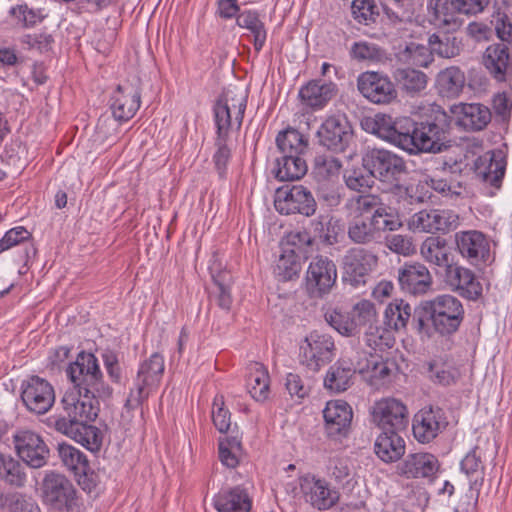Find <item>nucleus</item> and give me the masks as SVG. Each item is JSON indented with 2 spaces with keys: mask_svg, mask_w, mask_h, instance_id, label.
I'll list each match as a JSON object with an SVG mask.
<instances>
[{
  "mask_svg": "<svg viewBox=\"0 0 512 512\" xmlns=\"http://www.w3.org/2000/svg\"><path fill=\"white\" fill-rule=\"evenodd\" d=\"M98 398L75 388L66 391L60 402L62 409L47 419V425L92 452L100 450L102 432L88 424L98 416Z\"/></svg>",
  "mask_w": 512,
  "mask_h": 512,
  "instance_id": "1",
  "label": "nucleus"
},
{
  "mask_svg": "<svg viewBox=\"0 0 512 512\" xmlns=\"http://www.w3.org/2000/svg\"><path fill=\"white\" fill-rule=\"evenodd\" d=\"M453 117L440 105H430L417 119L410 118L404 151L410 155L440 154L453 147Z\"/></svg>",
  "mask_w": 512,
  "mask_h": 512,
  "instance_id": "2",
  "label": "nucleus"
},
{
  "mask_svg": "<svg viewBox=\"0 0 512 512\" xmlns=\"http://www.w3.org/2000/svg\"><path fill=\"white\" fill-rule=\"evenodd\" d=\"M464 317L462 302L453 295L442 294L416 305L413 324L420 336L449 337L459 330Z\"/></svg>",
  "mask_w": 512,
  "mask_h": 512,
  "instance_id": "3",
  "label": "nucleus"
},
{
  "mask_svg": "<svg viewBox=\"0 0 512 512\" xmlns=\"http://www.w3.org/2000/svg\"><path fill=\"white\" fill-rule=\"evenodd\" d=\"M276 145L280 156L276 158L273 173L279 181H295L301 179L308 170L302 155L306 152L308 141L305 136L294 128L279 132Z\"/></svg>",
  "mask_w": 512,
  "mask_h": 512,
  "instance_id": "4",
  "label": "nucleus"
},
{
  "mask_svg": "<svg viewBox=\"0 0 512 512\" xmlns=\"http://www.w3.org/2000/svg\"><path fill=\"white\" fill-rule=\"evenodd\" d=\"M362 166L372 178L388 185L391 189L401 190L403 180L408 175L404 159L385 149L367 150L362 156Z\"/></svg>",
  "mask_w": 512,
  "mask_h": 512,
  "instance_id": "5",
  "label": "nucleus"
},
{
  "mask_svg": "<svg viewBox=\"0 0 512 512\" xmlns=\"http://www.w3.org/2000/svg\"><path fill=\"white\" fill-rule=\"evenodd\" d=\"M66 373L75 389L94 394L101 399L112 395V388L104 383L98 360L93 353L79 352L76 360L67 367Z\"/></svg>",
  "mask_w": 512,
  "mask_h": 512,
  "instance_id": "6",
  "label": "nucleus"
},
{
  "mask_svg": "<svg viewBox=\"0 0 512 512\" xmlns=\"http://www.w3.org/2000/svg\"><path fill=\"white\" fill-rule=\"evenodd\" d=\"M43 504L59 512H83L74 484L65 475L49 472L41 484Z\"/></svg>",
  "mask_w": 512,
  "mask_h": 512,
  "instance_id": "7",
  "label": "nucleus"
},
{
  "mask_svg": "<svg viewBox=\"0 0 512 512\" xmlns=\"http://www.w3.org/2000/svg\"><path fill=\"white\" fill-rule=\"evenodd\" d=\"M337 277L338 270L334 260L326 255H316L306 271V291L313 298H323L332 291Z\"/></svg>",
  "mask_w": 512,
  "mask_h": 512,
  "instance_id": "8",
  "label": "nucleus"
},
{
  "mask_svg": "<svg viewBox=\"0 0 512 512\" xmlns=\"http://www.w3.org/2000/svg\"><path fill=\"white\" fill-rule=\"evenodd\" d=\"M274 207L282 215L301 214L311 217L316 213L317 201L305 186L287 185L276 189Z\"/></svg>",
  "mask_w": 512,
  "mask_h": 512,
  "instance_id": "9",
  "label": "nucleus"
},
{
  "mask_svg": "<svg viewBox=\"0 0 512 512\" xmlns=\"http://www.w3.org/2000/svg\"><path fill=\"white\" fill-rule=\"evenodd\" d=\"M316 136L318 143L334 153L347 150L354 139L351 123L345 116L334 115L328 117L318 128Z\"/></svg>",
  "mask_w": 512,
  "mask_h": 512,
  "instance_id": "10",
  "label": "nucleus"
},
{
  "mask_svg": "<svg viewBox=\"0 0 512 512\" xmlns=\"http://www.w3.org/2000/svg\"><path fill=\"white\" fill-rule=\"evenodd\" d=\"M377 260V256L367 249L353 247L347 250L342 259L343 283L354 288L364 285Z\"/></svg>",
  "mask_w": 512,
  "mask_h": 512,
  "instance_id": "11",
  "label": "nucleus"
},
{
  "mask_svg": "<svg viewBox=\"0 0 512 512\" xmlns=\"http://www.w3.org/2000/svg\"><path fill=\"white\" fill-rule=\"evenodd\" d=\"M360 94L373 104H390L397 99L395 84L388 75L376 71H366L357 78Z\"/></svg>",
  "mask_w": 512,
  "mask_h": 512,
  "instance_id": "12",
  "label": "nucleus"
},
{
  "mask_svg": "<svg viewBox=\"0 0 512 512\" xmlns=\"http://www.w3.org/2000/svg\"><path fill=\"white\" fill-rule=\"evenodd\" d=\"M371 416L382 431H405L409 423L407 407L395 398H383L375 402Z\"/></svg>",
  "mask_w": 512,
  "mask_h": 512,
  "instance_id": "13",
  "label": "nucleus"
},
{
  "mask_svg": "<svg viewBox=\"0 0 512 512\" xmlns=\"http://www.w3.org/2000/svg\"><path fill=\"white\" fill-rule=\"evenodd\" d=\"M21 399L30 412L44 414L55 402L54 388L46 379L33 375L22 381Z\"/></svg>",
  "mask_w": 512,
  "mask_h": 512,
  "instance_id": "14",
  "label": "nucleus"
},
{
  "mask_svg": "<svg viewBox=\"0 0 512 512\" xmlns=\"http://www.w3.org/2000/svg\"><path fill=\"white\" fill-rule=\"evenodd\" d=\"M19 458L29 467L37 469L48 462L50 450L43 438L34 431L21 430L13 436Z\"/></svg>",
  "mask_w": 512,
  "mask_h": 512,
  "instance_id": "15",
  "label": "nucleus"
},
{
  "mask_svg": "<svg viewBox=\"0 0 512 512\" xmlns=\"http://www.w3.org/2000/svg\"><path fill=\"white\" fill-rule=\"evenodd\" d=\"M304 343L300 347L303 362L314 371L331 362L335 356L334 339L329 334L314 330L305 337Z\"/></svg>",
  "mask_w": 512,
  "mask_h": 512,
  "instance_id": "16",
  "label": "nucleus"
},
{
  "mask_svg": "<svg viewBox=\"0 0 512 512\" xmlns=\"http://www.w3.org/2000/svg\"><path fill=\"white\" fill-rule=\"evenodd\" d=\"M248 95L242 90H227L222 93L213 106L214 121L216 127L223 124L224 129H229L232 126V111L234 112V121L237 124V129L242 125Z\"/></svg>",
  "mask_w": 512,
  "mask_h": 512,
  "instance_id": "17",
  "label": "nucleus"
},
{
  "mask_svg": "<svg viewBox=\"0 0 512 512\" xmlns=\"http://www.w3.org/2000/svg\"><path fill=\"white\" fill-rule=\"evenodd\" d=\"M140 104V79H137L136 83L125 82L117 85L109 100L112 115L118 122H126L133 118Z\"/></svg>",
  "mask_w": 512,
  "mask_h": 512,
  "instance_id": "18",
  "label": "nucleus"
},
{
  "mask_svg": "<svg viewBox=\"0 0 512 512\" xmlns=\"http://www.w3.org/2000/svg\"><path fill=\"white\" fill-rule=\"evenodd\" d=\"M448 424L449 422L442 408L424 407L414 415L413 435L420 443H430L447 428Z\"/></svg>",
  "mask_w": 512,
  "mask_h": 512,
  "instance_id": "19",
  "label": "nucleus"
},
{
  "mask_svg": "<svg viewBox=\"0 0 512 512\" xmlns=\"http://www.w3.org/2000/svg\"><path fill=\"white\" fill-rule=\"evenodd\" d=\"M398 284L405 294L423 296L432 290L433 277L423 263L410 261L398 268Z\"/></svg>",
  "mask_w": 512,
  "mask_h": 512,
  "instance_id": "20",
  "label": "nucleus"
},
{
  "mask_svg": "<svg viewBox=\"0 0 512 512\" xmlns=\"http://www.w3.org/2000/svg\"><path fill=\"white\" fill-rule=\"evenodd\" d=\"M323 417L325 431L329 438L340 439L347 436L353 418V411L346 401L334 400L327 402L323 410Z\"/></svg>",
  "mask_w": 512,
  "mask_h": 512,
  "instance_id": "21",
  "label": "nucleus"
},
{
  "mask_svg": "<svg viewBox=\"0 0 512 512\" xmlns=\"http://www.w3.org/2000/svg\"><path fill=\"white\" fill-rule=\"evenodd\" d=\"M437 457L427 452L408 454L396 466V473L406 479L432 478L439 470Z\"/></svg>",
  "mask_w": 512,
  "mask_h": 512,
  "instance_id": "22",
  "label": "nucleus"
},
{
  "mask_svg": "<svg viewBox=\"0 0 512 512\" xmlns=\"http://www.w3.org/2000/svg\"><path fill=\"white\" fill-rule=\"evenodd\" d=\"M352 321L355 323V335L362 329L367 337L369 346H377L378 340H382L384 329L377 326V312L375 304L369 300H361L353 307Z\"/></svg>",
  "mask_w": 512,
  "mask_h": 512,
  "instance_id": "23",
  "label": "nucleus"
},
{
  "mask_svg": "<svg viewBox=\"0 0 512 512\" xmlns=\"http://www.w3.org/2000/svg\"><path fill=\"white\" fill-rule=\"evenodd\" d=\"M300 488L305 501L320 511L332 508L340 498L339 492L331 488L323 479L304 477L301 480Z\"/></svg>",
  "mask_w": 512,
  "mask_h": 512,
  "instance_id": "24",
  "label": "nucleus"
},
{
  "mask_svg": "<svg viewBox=\"0 0 512 512\" xmlns=\"http://www.w3.org/2000/svg\"><path fill=\"white\" fill-rule=\"evenodd\" d=\"M445 282L461 297L476 301L482 295V285L476 279L475 274L468 268L457 264H451L445 271Z\"/></svg>",
  "mask_w": 512,
  "mask_h": 512,
  "instance_id": "25",
  "label": "nucleus"
},
{
  "mask_svg": "<svg viewBox=\"0 0 512 512\" xmlns=\"http://www.w3.org/2000/svg\"><path fill=\"white\" fill-rule=\"evenodd\" d=\"M455 241L459 253L472 265H479L487 261L490 245L486 236L476 230L462 231L455 234Z\"/></svg>",
  "mask_w": 512,
  "mask_h": 512,
  "instance_id": "26",
  "label": "nucleus"
},
{
  "mask_svg": "<svg viewBox=\"0 0 512 512\" xmlns=\"http://www.w3.org/2000/svg\"><path fill=\"white\" fill-rule=\"evenodd\" d=\"M415 315L416 306L412 307L403 299H394L386 306L384 311V331L392 330L407 333L411 330L417 334V329L413 324Z\"/></svg>",
  "mask_w": 512,
  "mask_h": 512,
  "instance_id": "27",
  "label": "nucleus"
},
{
  "mask_svg": "<svg viewBox=\"0 0 512 512\" xmlns=\"http://www.w3.org/2000/svg\"><path fill=\"white\" fill-rule=\"evenodd\" d=\"M458 216L449 210H422L413 216V225L427 233H446L457 226Z\"/></svg>",
  "mask_w": 512,
  "mask_h": 512,
  "instance_id": "28",
  "label": "nucleus"
},
{
  "mask_svg": "<svg viewBox=\"0 0 512 512\" xmlns=\"http://www.w3.org/2000/svg\"><path fill=\"white\" fill-rule=\"evenodd\" d=\"M452 113L456 115V123L468 131H480L491 120L488 107L479 103H464L454 106Z\"/></svg>",
  "mask_w": 512,
  "mask_h": 512,
  "instance_id": "29",
  "label": "nucleus"
},
{
  "mask_svg": "<svg viewBox=\"0 0 512 512\" xmlns=\"http://www.w3.org/2000/svg\"><path fill=\"white\" fill-rule=\"evenodd\" d=\"M484 65L497 81H506L512 75V59L508 46L505 43L488 46L484 53Z\"/></svg>",
  "mask_w": 512,
  "mask_h": 512,
  "instance_id": "30",
  "label": "nucleus"
},
{
  "mask_svg": "<svg viewBox=\"0 0 512 512\" xmlns=\"http://www.w3.org/2000/svg\"><path fill=\"white\" fill-rule=\"evenodd\" d=\"M356 368L348 360L340 359L329 367L324 378V387L334 393L348 390L354 383Z\"/></svg>",
  "mask_w": 512,
  "mask_h": 512,
  "instance_id": "31",
  "label": "nucleus"
},
{
  "mask_svg": "<svg viewBox=\"0 0 512 512\" xmlns=\"http://www.w3.org/2000/svg\"><path fill=\"white\" fill-rule=\"evenodd\" d=\"M213 505L218 512H249L252 503L246 489L235 486L220 490L213 498Z\"/></svg>",
  "mask_w": 512,
  "mask_h": 512,
  "instance_id": "32",
  "label": "nucleus"
},
{
  "mask_svg": "<svg viewBox=\"0 0 512 512\" xmlns=\"http://www.w3.org/2000/svg\"><path fill=\"white\" fill-rule=\"evenodd\" d=\"M409 128L410 117L393 119L389 115L379 113L376 135L404 150L405 138Z\"/></svg>",
  "mask_w": 512,
  "mask_h": 512,
  "instance_id": "33",
  "label": "nucleus"
},
{
  "mask_svg": "<svg viewBox=\"0 0 512 512\" xmlns=\"http://www.w3.org/2000/svg\"><path fill=\"white\" fill-rule=\"evenodd\" d=\"M336 92L335 83L312 80L300 89L299 97L305 105L313 109H320L336 95Z\"/></svg>",
  "mask_w": 512,
  "mask_h": 512,
  "instance_id": "34",
  "label": "nucleus"
},
{
  "mask_svg": "<svg viewBox=\"0 0 512 512\" xmlns=\"http://www.w3.org/2000/svg\"><path fill=\"white\" fill-rule=\"evenodd\" d=\"M32 235L23 226H17L8 230L0 239V254L14 246H20L19 260L28 268V262L36 255V248L30 242Z\"/></svg>",
  "mask_w": 512,
  "mask_h": 512,
  "instance_id": "35",
  "label": "nucleus"
},
{
  "mask_svg": "<svg viewBox=\"0 0 512 512\" xmlns=\"http://www.w3.org/2000/svg\"><path fill=\"white\" fill-rule=\"evenodd\" d=\"M402 431H382L374 444L376 455L385 463L400 460L405 454V441L400 436Z\"/></svg>",
  "mask_w": 512,
  "mask_h": 512,
  "instance_id": "36",
  "label": "nucleus"
},
{
  "mask_svg": "<svg viewBox=\"0 0 512 512\" xmlns=\"http://www.w3.org/2000/svg\"><path fill=\"white\" fill-rule=\"evenodd\" d=\"M164 358L159 353H153L139 367L135 386H140L149 392L156 387L164 373Z\"/></svg>",
  "mask_w": 512,
  "mask_h": 512,
  "instance_id": "37",
  "label": "nucleus"
},
{
  "mask_svg": "<svg viewBox=\"0 0 512 512\" xmlns=\"http://www.w3.org/2000/svg\"><path fill=\"white\" fill-rule=\"evenodd\" d=\"M505 169L506 160L501 151L493 152L489 160L479 158L476 161V174L495 188L501 186Z\"/></svg>",
  "mask_w": 512,
  "mask_h": 512,
  "instance_id": "38",
  "label": "nucleus"
},
{
  "mask_svg": "<svg viewBox=\"0 0 512 512\" xmlns=\"http://www.w3.org/2000/svg\"><path fill=\"white\" fill-rule=\"evenodd\" d=\"M465 82L464 72L456 66H451L438 73L436 89L442 97L455 98L463 91Z\"/></svg>",
  "mask_w": 512,
  "mask_h": 512,
  "instance_id": "39",
  "label": "nucleus"
},
{
  "mask_svg": "<svg viewBox=\"0 0 512 512\" xmlns=\"http://www.w3.org/2000/svg\"><path fill=\"white\" fill-rule=\"evenodd\" d=\"M427 10L432 24L448 26L451 29L458 27L456 13H459V10L454 0H429Z\"/></svg>",
  "mask_w": 512,
  "mask_h": 512,
  "instance_id": "40",
  "label": "nucleus"
},
{
  "mask_svg": "<svg viewBox=\"0 0 512 512\" xmlns=\"http://www.w3.org/2000/svg\"><path fill=\"white\" fill-rule=\"evenodd\" d=\"M348 238L358 245H370L378 243L381 239L375 224L369 216L354 217L348 224Z\"/></svg>",
  "mask_w": 512,
  "mask_h": 512,
  "instance_id": "41",
  "label": "nucleus"
},
{
  "mask_svg": "<svg viewBox=\"0 0 512 512\" xmlns=\"http://www.w3.org/2000/svg\"><path fill=\"white\" fill-rule=\"evenodd\" d=\"M393 78L399 88L409 96L419 95L428 82L424 72L413 68H398L393 72Z\"/></svg>",
  "mask_w": 512,
  "mask_h": 512,
  "instance_id": "42",
  "label": "nucleus"
},
{
  "mask_svg": "<svg viewBox=\"0 0 512 512\" xmlns=\"http://www.w3.org/2000/svg\"><path fill=\"white\" fill-rule=\"evenodd\" d=\"M420 252L427 262L444 267L445 271L452 264L446 241L440 237H428L423 241Z\"/></svg>",
  "mask_w": 512,
  "mask_h": 512,
  "instance_id": "43",
  "label": "nucleus"
},
{
  "mask_svg": "<svg viewBox=\"0 0 512 512\" xmlns=\"http://www.w3.org/2000/svg\"><path fill=\"white\" fill-rule=\"evenodd\" d=\"M301 256L293 248L282 247V253L274 268V274L279 281H290L298 277L301 271Z\"/></svg>",
  "mask_w": 512,
  "mask_h": 512,
  "instance_id": "44",
  "label": "nucleus"
},
{
  "mask_svg": "<svg viewBox=\"0 0 512 512\" xmlns=\"http://www.w3.org/2000/svg\"><path fill=\"white\" fill-rule=\"evenodd\" d=\"M229 129H224L223 124L216 127V137L214 146L216 148L213 154L214 168L219 176L223 179L227 173V165L231 159V149L228 147Z\"/></svg>",
  "mask_w": 512,
  "mask_h": 512,
  "instance_id": "45",
  "label": "nucleus"
},
{
  "mask_svg": "<svg viewBox=\"0 0 512 512\" xmlns=\"http://www.w3.org/2000/svg\"><path fill=\"white\" fill-rule=\"evenodd\" d=\"M248 377V391L256 401H264L269 394V375L263 364L254 362L250 364Z\"/></svg>",
  "mask_w": 512,
  "mask_h": 512,
  "instance_id": "46",
  "label": "nucleus"
},
{
  "mask_svg": "<svg viewBox=\"0 0 512 512\" xmlns=\"http://www.w3.org/2000/svg\"><path fill=\"white\" fill-rule=\"evenodd\" d=\"M433 54L442 58H453L461 51V41L453 34L447 32L433 33L428 37Z\"/></svg>",
  "mask_w": 512,
  "mask_h": 512,
  "instance_id": "47",
  "label": "nucleus"
},
{
  "mask_svg": "<svg viewBox=\"0 0 512 512\" xmlns=\"http://www.w3.org/2000/svg\"><path fill=\"white\" fill-rule=\"evenodd\" d=\"M495 31L502 43L512 42V23L509 15L512 14V4L508 0H495Z\"/></svg>",
  "mask_w": 512,
  "mask_h": 512,
  "instance_id": "48",
  "label": "nucleus"
},
{
  "mask_svg": "<svg viewBox=\"0 0 512 512\" xmlns=\"http://www.w3.org/2000/svg\"><path fill=\"white\" fill-rule=\"evenodd\" d=\"M313 239H319L325 245H334L338 242L340 230L338 220L334 217L318 216L310 222Z\"/></svg>",
  "mask_w": 512,
  "mask_h": 512,
  "instance_id": "49",
  "label": "nucleus"
},
{
  "mask_svg": "<svg viewBox=\"0 0 512 512\" xmlns=\"http://www.w3.org/2000/svg\"><path fill=\"white\" fill-rule=\"evenodd\" d=\"M58 455L68 469L75 474L87 476V470H90L89 462L86 456L77 448L66 443L58 444Z\"/></svg>",
  "mask_w": 512,
  "mask_h": 512,
  "instance_id": "50",
  "label": "nucleus"
},
{
  "mask_svg": "<svg viewBox=\"0 0 512 512\" xmlns=\"http://www.w3.org/2000/svg\"><path fill=\"white\" fill-rule=\"evenodd\" d=\"M460 468L469 478L471 489L482 485L484 480V466L478 447H474L466 454L460 463Z\"/></svg>",
  "mask_w": 512,
  "mask_h": 512,
  "instance_id": "51",
  "label": "nucleus"
},
{
  "mask_svg": "<svg viewBox=\"0 0 512 512\" xmlns=\"http://www.w3.org/2000/svg\"><path fill=\"white\" fill-rule=\"evenodd\" d=\"M349 54L352 59L359 62L384 63L388 59L385 49L368 41L354 42Z\"/></svg>",
  "mask_w": 512,
  "mask_h": 512,
  "instance_id": "52",
  "label": "nucleus"
},
{
  "mask_svg": "<svg viewBox=\"0 0 512 512\" xmlns=\"http://www.w3.org/2000/svg\"><path fill=\"white\" fill-rule=\"evenodd\" d=\"M0 478L12 486L25 484L26 474L22 464L11 455L0 453Z\"/></svg>",
  "mask_w": 512,
  "mask_h": 512,
  "instance_id": "53",
  "label": "nucleus"
},
{
  "mask_svg": "<svg viewBox=\"0 0 512 512\" xmlns=\"http://www.w3.org/2000/svg\"><path fill=\"white\" fill-rule=\"evenodd\" d=\"M0 509L3 512H41L32 497L18 492L0 494Z\"/></svg>",
  "mask_w": 512,
  "mask_h": 512,
  "instance_id": "54",
  "label": "nucleus"
},
{
  "mask_svg": "<svg viewBox=\"0 0 512 512\" xmlns=\"http://www.w3.org/2000/svg\"><path fill=\"white\" fill-rule=\"evenodd\" d=\"M427 372L433 383L444 387L456 384L460 378V372L456 367L438 360L428 363Z\"/></svg>",
  "mask_w": 512,
  "mask_h": 512,
  "instance_id": "55",
  "label": "nucleus"
},
{
  "mask_svg": "<svg viewBox=\"0 0 512 512\" xmlns=\"http://www.w3.org/2000/svg\"><path fill=\"white\" fill-rule=\"evenodd\" d=\"M402 57L417 67L428 68L434 61V54L429 44L410 42L401 53Z\"/></svg>",
  "mask_w": 512,
  "mask_h": 512,
  "instance_id": "56",
  "label": "nucleus"
},
{
  "mask_svg": "<svg viewBox=\"0 0 512 512\" xmlns=\"http://www.w3.org/2000/svg\"><path fill=\"white\" fill-rule=\"evenodd\" d=\"M370 220L373 221L379 234L386 231H396L402 227V221L398 212L383 203L379 210L374 215H368Z\"/></svg>",
  "mask_w": 512,
  "mask_h": 512,
  "instance_id": "57",
  "label": "nucleus"
},
{
  "mask_svg": "<svg viewBox=\"0 0 512 512\" xmlns=\"http://www.w3.org/2000/svg\"><path fill=\"white\" fill-rule=\"evenodd\" d=\"M325 321L343 336H355V323L349 313L337 309H328L324 314Z\"/></svg>",
  "mask_w": 512,
  "mask_h": 512,
  "instance_id": "58",
  "label": "nucleus"
},
{
  "mask_svg": "<svg viewBox=\"0 0 512 512\" xmlns=\"http://www.w3.org/2000/svg\"><path fill=\"white\" fill-rule=\"evenodd\" d=\"M11 16L19 19L23 28H33L38 22H42L45 15L41 9L29 8L27 4H19L12 7L9 11Z\"/></svg>",
  "mask_w": 512,
  "mask_h": 512,
  "instance_id": "59",
  "label": "nucleus"
},
{
  "mask_svg": "<svg viewBox=\"0 0 512 512\" xmlns=\"http://www.w3.org/2000/svg\"><path fill=\"white\" fill-rule=\"evenodd\" d=\"M343 179L346 186L356 192H365L373 184L372 176L369 173L368 175L363 174L359 168L345 170Z\"/></svg>",
  "mask_w": 512,
  "mask_h": 512,
  "instance_id": "60",
  "label": "nucleus"
},
{
  "mask_svg": "<svg viewBox=\"0 0 512 512\" xmlns=\"http://www.w3.org/2000/svg\"><path fill=\"white\" fill-rule=\"evenodd\" d=\"M342 168V162L331 155L319 154L314 158L315 173L321 177L335 176Z\"/></svg>",
  "mask_w": 512,
  "mask_h": 512,
  "instance_id": "61",
  "label": "nucleus"
},
{
  "mask_svg": "<svg viewBox=\"0 0 512 512\" xmlns=\"http://www.w3.org/2000/svg\"><path fill=\"white\" fill-rule=\"evenodd\" d=\"M20 42L27 46L28 49H37L39 52H48L54 39L51 34H25L20 38Z\"/></svg>",
  "mask_w": 512,
  "mask_h": 512,
  "instance_id": "62",
  "label": "nucleus"
},
{
  "mask_svg": "<svg viewBox=\"0 0 512 512\" xmlns=\"http://www.w3.org/2000/svg\"><path fill=\"white\" fill-rule=\"evenodd\" d=\"M218 398H215L212 409V420L216 429L220 433H227L231 426L230 412L228 409L223 407L224 403L218 402Z\"/></svg>",
  "mask_w": 512,
  "mask_h": 512,
  "instance_id": "63",
  "label": "nucleus"
},
{
  "mask_svg": "<svg viewBox=\"0 0 512 512\" xmlns=\"http://www.w3.org/2000/svg\"><path fill=\"white\" fill-rule=\"evenodd\" d=\"M318 201L329 208L337 207L341 203L339 189L333 185L323 183L317 189Z\"/></svg>",
  "mask_w": 512,
  "mask_h": 512,
  "instance_id": "64",
  "label": "nucleus"
}]
</instances>
